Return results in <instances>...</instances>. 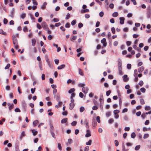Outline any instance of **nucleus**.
<instances>
[{"instance_id": "20", "label": "nucleus", "mask_w": 151, "mask_h": 151, "mask_svg": "<svg viewBox=\"0 0 151 151\" xmlns=\"http://www.w3.org/2000/svg\"><path fill=\"white\" fill-rule=\"evenodd\" d=\"M75 91V89L74 88H72L70 89L68 91V93H73Z\"/></svg>"}, {"instance_id": "17", "label": "nucleus", "mask_w": 151, "mask_h": 151, "mask_svg": "<svg viewBox=\"0 0 151 151\" xmlns=\"http://www.w3.org/2000/svg\"><path fill=\"white\" fill-rule=\"evenodd\" d=\"M67 118L63 119L61 121V123L62 124L65 123L67 121Z\"/></svg>"}, {"instance_id": "46", "label": "nucleus", "mask_w": 151, "mask_h": 151, "mask_svg": "<svg viewBox=\"0 0 151 151\" xmlns=\"http://www.w3.org/2000/svg\"><path fill=\"white\" fill-rule=\"evenodd\" d=\"M83 26V24L81 23H79L78 24V27L79 28L82 27Z\"/></svg>"}, {"instance_id": "59", "label": "nucleus", "mask_w": 151, "mask_h": 151, "mask_svg": "<svg viewBox=\"0 0 151 151\" xmlns=\"http://www.w3.org/2000/svg\"><path fill=\"white\" fill-rule=\"evenodd\" d=\"M104 13L103 12H101L99 13V15L101 17H103L104 15Z\"/></svg>"}, {"instance_id": "40", "label": "nucleus", "mask_w": 151, "mask_h": 151, "mask_svg": "<svg viewBox=\"0 0 151 151\" xmlns=\"http://www.w3.org/2000/svg\"><path fill=\"white\" fill-rule=\"evenodd\" d=\"M119 111L118 110H115L114 111V114H116L119 113Z\"/></svg>"}, {"instance_id": "39", "label": "nucleus", "mask_w": 151, "mask_h": 151, "mask_svg": "<svg viewBox=\"0 0 151 151\" xmlns=\"http://www.w3.org/2000/svg\"><path fill=\"white\" fill-rule=\"evenodd\" d=\"M70 17V14L69 13L67 14L66 16L65 19H69Z\"/></svg>"}, {"instance_id": "16", "label": "nucleus", "mask_w": 151, "mask_h": 151, "mask_svg": "<svg viewBox=\"0 0 151 151\" xmlns=\"http://www.w3.org/2000/svg\"><path fill=\"white\" fill-rule=\"evenodd\" d=\"M65 67V65L64 64L61 65L59 66H58V70H60L62 68H64Z\"/></svg>"}, {"instance_id": "10", "label": "nucleus", "mask_w": 151, "mask_h": 151, "mask_svg": "<svg viewBox=\"0 0 151 151\" xmlns=\"http://www.w3.org/2000/svg\"><path fill=\"white\" fill-rule=\"evenodd\" d=\"M32 133H33V135L34 136H35V135H36L38 133L37 131H36L35 129H33L32 130Z\"/></svg>"}, {"instance_id": "5", "label": "nucleus", "mask_w": 151, "mask_h": 151, "mask_svg": "<svg viewBox=\"0 0 151 151\" xmlns=\"http://www.w3.org/2000/svg\"><path fill=\"white\" fill-rule=\"evenodd\" d=\"M97 122L95 119H93L92 120V126L93 128H94L97 125Z\"/></svg>"}, {"instance_id": "33", "label": "nucleus", "mask_w": 151, "mask_h": 151, "mask_svg": "<svg viewBox=\"0 0 151 151\" xmlns=\"http://www.w3.org/2000/svg\"><path fill=\"white\" fill-rule=\"evenodd\" d=\"M77 123V122H76V121H74L71 123V124L72 126H75L76 125Z\"/></svg>"}, {"instance_id": "22", "label": "nucleus", "mask_w": 151, "mask_h": 151, "mask_svg": "<svg viewBox=\"0 0 151 151\" xmlns=\"http://www.w3.org/2000/svg\"><path fill=\"white\" fill-rule=\"evenodd\" d=\"M118 15V13L116 12H114L112 14V16L114 17H117Z\"/></svg>"}, {"instance_id": "63", "label": "nucleus", "mask_w": 151, "mask_h": 151, "mask_svg": "<svg viewBox=\"0 0 151 151\" xmlns=\"http://www.w3.org/2000/svg\"><path fill=\"white\" fill-rule=\"evenodd\" d=\"M54 61L55 63L57 65H58L59 63V60L58 59H55L54 60Z\"/></svg>"}, {"instance_id": "28", "label": "nucleus", "mask_w": 151, "mask_h": 151, "mask_svg": "<svg viewBox=\"0 0 151 151\" xmlns=\"http://www.w3.org/2000/svg\"><path fill=\"white\" fill-rule=\"evenodd\" d=\"M57 92V90L56 88L54 89L53 90V93L54 95V97L55 96L56 93Z\"/></svg>"}, {"instance_id": "25", "label": "nucleus", "mask_w": 151, "mask_h": 151, "mask_svg": "<svg viewBox=\"0 0 151 151\" xmlns=\"http://www.w3.org/2000/svg\"><path fill=\"white\" fill-rule=\"evenodd\" d=\"M22 106L24 108H25L26 107V104L25 101H22Z\"/></svg>"}, {"instance_id": "29", "label": "nucleus", "mask_w": 151, "mask_h": 151, "mask_svg": "<svg viewBox=\"0 0 151 151\" xmlns=\"http://www.w3.org/2000/svg\"><path fill=\"white\" fill-rule=\"evenodd\" d=\"M143 129L144 131H146L150 130V127L147 128L146 127H144Z\"/></svg>"}, {"instance_id": "3", "label": "nucleus", "mask_w": 151, "mask_h": 151, "mask_svg": "<svg viewBox=\"0 0 151 151\" xmlns=\"http://www.w3.org/2000/svg\"><path fill=\"white\" fill-rule=\"evenodd\" d=\"M12 40L14 44H18L17 40L15 35L12 36Z\"/></svg>"}, {"instance_id": "27", "label": "nucleus", "mask_w": 151, "mask_h": 151, "mask_svg": "<svg viewBox=\"0 0 151 151\" xmlns=\"http://www.w3.org/2000/svg\"><path fill=\"white\" fill-rule=\"evenodd\" d=\"M118 70L119 73L121 75H122V68H118Z\"/></svg>"}, {"instance_id": "7", "label": "nucleus", "mask_w": 151, "mask_h": 151, "mask_svg": "<svg viewBox=\"0 0 151 151\" xmlns=\"http://www.w3.org/2000/svg\"><path fill=\"white\" fill-rule=\"evenodd\" d=\"M118 68H122V62L121 60H119L118 61Z\"/></svg>"}, {"instance_id": "60", "label": "nucleus", "mask_w": 151, "mask_h": 151, "mask_svg": "<svg viewBox=\"0 0 151 151\" xmlns=\"http://www.w3.org/2000/svg\"><path fill=\"white\" fill-rule=\"evenodd\" d=\"M143 84V82L142 81H140L139 83V85L140 86H142Z\"/></svg>"}, {"instance_id": "2", "label": "nucleus", "mask_w": 151, "mask_h": 151, "mask_svg": "<svg viewBox=\"0 0 151 151\" xmlns=\"http://www.w3.org/2000/svg\"><path fill=\"white\" fill-rule=\"evenodd\" d=\"M8 106H9V110H11L14 107V105L12 103H8L7 104Z\"/></svg>"}, {"instance_id": "35", "label": "nucleus", "mask_w": 151, "mask_h": 151, "mask_svg": "<svg viewBox=\"0 0 151 151\" xmlns=\"http://www.w3.org/2000/svg\"><path fill=\"white\" fill-rule=\"evenodd\" d=\"M92 142V141L90 139L86 143V144L87 145H91V143Z\"/></svg>"}, {"instance_id": "57", "label": "nucleus", "mask_w": 151, "mask_h": 151, "mask_svg": "<svg viewBox=\"0 0 151 151\" xmlns=\"http://www.w3.org/2000/svg\"><path fill=\"white\" fill-rule=\"evenodd\" d=\"M77 36H74L72 38V39H71V38L70 39V41H72V40H76V38H77Z\"/></svg>"}, {"instance_id": "58", "label": "nucleus", "mask_w": 151, "mask_h": 151, "mask_svg": "<svg viewBox=\"0 0 151 151\" xmlns=\"http://www.w3.org/2000/svg\"><path fill=\"white\" fill-rule=\"evenodd\" d=\"M131 44V42L129 41H127L126 42V44L127 46H130Z\"/></svg>"}, {"instance_id": "23", "label": "nucleus", "mask_w": 151, "mask_h": 151, "mask_svg": "<svg viewBox=\"0 0 151 151\" xmlns=\"http://www.w3.org/2000/svg\"><path fill=\"white\" fill-rule=\"evenodd\" d=\"M58 147L59 149L61 151L62 150V146L61 145V144L60 143H58Z\"/></svg>"}, {"instance_id": "43", "label": "nucleus", "mask_w": 151, "mask_h": 151, "mask_svg": "<svg viewBox=\"0 0 151 151\" xmlns=\"http://www.w3.org/2000/svg\"><path fill=\"white\" fill-rule=\"evenodd\" d=\"M140 145H137L135 147V150H138L140 148Z\"/></svg>"}, {"instance_id": "34", "label": "nucleus", "mask_w": 151, "mask_h": 151, "mask_svg": "<svg viewBox=\"0 0 151 151\" xmlns=\"http://www.w3.org/2000/svg\"><path fill=\"white\" fill-rule=\"evenodd\" d=\"M150 107L149 106H146L145 108V109L146 111L150 110Z\"/></svg>"}, {"instance_id": "32", "label": "nucleus", "mask_w": 151, "mask_h": 151, "mask_svg": "<svg viewBox=\"0 0 151 151\" xmlns=\"http://www.w3.org/2000/svg\"><path fill=\"white\" fill-rule=\"evenodd\" d=\"M114 122V119L111 118L108 121V122L109 124H112V123Z\"/></svg>"}, {"instance_id": "24", "label": "nucleus", "mask_w": 151, "mask_h": 151, "mask_svg": "<svg viewBox=\"0 0 151 151\" xmlns=\"http://www.w3.org/2000/svg\"><path fill=\"white\" fill-rule=\"evenodd\" d=\"M79 71V73L80 75L81 76H83L84 74L82 71H81V70L80 68H78V69Z\"/></svg>"}, {"instance_id": "31", "label": "nucleus", "mask_w": 151, "mask_h": 151, "mask_svg": "<svg viewBox=\"0 0 151 151\" xmlns=\"http://www.w3.org/2000/svg\"><path fill=\"white\" fill-rule=\"evenodd\" d=\"M76 20L75 19L73 20L71 22V24L72 25H74L76 24Z\"/></svg>"}, {"instance_id": "11", "label": "nucleus", "mask_w": 151, "mask_h": 151, "mask_svg": "<svg viewBox=\"0 0 151 151\" xmlns=\"http://www.w3.org/2000/svg\"><path fill=\"white\" fill-rule=\"evenodd\" d=\"M144 67L143 66H142L138 69V72L139 73H141L144 70Z\"/></svg>"}, {"instance_id": "12", "label": "nucleus", "mask_w": 151, "mask_h": 151, "mask_svg": "<svg viewBox=\"0 0 151 151\" xmlns=\"http://www.w3.org/2000/svg\"><path fill=\"white\" fill-rule=\"evenodd\" d=\"M21 18L24 19L26 17V14L25 13H22L20 15Z\"/></svg>"}, {"instance_id": "61", "label": "nucleus", "mask_w": 151, "mask_h": 151, "mask_svg": "<svg viewBox=\"0 0 151 151\" xmlns=\"http://www.w3.org/2000/svg\"><path fill=\"white\" fill-rule=\"evenodd\" d=\"M128 111V109L127 108H124V109L123 110H122V113H125V112H127Z\"/></svg>"}, {"instance_id": "15", "label": "nucleus", "mask_w": 151, "mask_h": 151, "mask_svg": "<svg viewBox=\"0 0 151 151\" xmlns=\"http://www.w3.org/2000/svg\"><path fill=\"white\" fill-rule=\"evenodd\" d=\"M103 99H104V98H103V94L102 93H101L100 94V95L99 100H100V102H101V101H103Z\"/></svg>"}, {"instance_id": "52", "label": "nucleus", "mask_w": 151, "mask_h": 151, "mask_svg": "<svg viewBox=\"0 0 151 151\" xmlns=\"http://www.w3.org/2000/svg\"><path fill=\"white\" fill-rule=\"evenodd\" d=\"M112 32L113 34L115 33V29L114 27H112L111 29Z\"/></svg>"}, {"instance_id": "30", "label": "nucleus", "mask_w": 151, "mask_h": 151, "mask_svg": "<svg viewBox=\"0 0 151 151\" xmlns=\"http://www.w3.org/2000/svg\"><path fill=\"white\" fill-rule=\"evenodd\" d=\"M78 85L80 87H83L85 86V84L84 83H80L78 84Z\"/></svg>"}, {"instance_id": "8", "label": "nucleus", "mask_w": 151, "mask_h": 151, "mask_svg": "<svg viewBox=\"0 0 151 151\" xmlns=\"http://www.w3.org/2000/svg\"><path fill=\"white\" fill-rule=\"evenodd\" d=\"M120 21V23L122 24H123L124 23V18L123 17H121L119 18Z\"/></svg>"}, {"instance_id": "38", "label": "nucleus", "mask_w": 151, "mask_h": 151, "mask_svg": "<svg viewBox=\"0 0 151 151\" xmlns=\"http://www.w3.org/2000/svg\"><path fill=\"white\" fill-rule=\"evenodd\" d=\"M111 112L110 111L107 112L106 114V116L107 117H108L111 115Z\"/></svg>"}, {"instance_id": "4", "label": "nucleus", "mask_w": 151, "mask_h": 151, "mask_svg": "<svg viewBox=\"0 0 151 151\" xmlns=\"http://www.w3.org/2000/svg\"><path fill=\"white\" fill-rule=\"evenodd\" d=\"M89 89L87 87H83L82 89V91L84 93H87Z\"/></svg>"}, {"instance_id": "47", "label": "nucleus", "mask_w": 151, "mask_h": 151, "mask_svg": "<svg viewBox=\"0 0 151 151\" xmlns=\"http://www.w3.org/2000/svg\"><path fill=\"white\" fill-rule=\"evenodd\" d=\"M70 26V24L68 23H67L65 25V27L66 28H69Z\"/></svg>"}, {"instance_id": "51", "label": "nucleus", "mask_w": 151, "mask_h": 151, "mask_svg": "<svg viewBox=\"0 0 151 151\" xmlns=\"http://www.w3.org/2000/svg\"><path fill=\"white\" fill-rule=\"evenodd\" d=\"M115 144L116 146H117L119 144L118 141L117 140H115L114 141Z\"/></svg>"}, {"instance_id": "42", "label": "nucleus", "mask_w": 151, "mask_h": 151, "mask_svg": "<svg viewBox=\"0 0 151 151\" xmlns=\"http://www.w3.org/2000/svg\"><path fill=\"white\" fill-rule=\"evenodd\" d=\"M50 133L52 137L55 138V135L52 131L50 130Z\"/></svg>"}, {"instance_id": "48", "label": "nucleus", "mask_w": 151, "mask_h": 151, "mask_svg": "<svg viewBox=\"0 0 151 151\" xmlns=\"http://www.w3.org/2000/svg\"><path fill=\"white\" fill-rule=\"evenodd\" d=\"M140 103L142 104H143L145 103L144 101V99H141L140 100Z\"/></svg>"}, {"instance_id": "55", "label": "nucleus", "mask_w": 151, "mask_h": 151, "mask_svg": "<svg viewBox=\"0 0 151 151\" xmlns=\"http://www.w3.org/2000/svg\"><path fill=\"white\" fill-rule=\"evenodd\" d=\"M101 42L102 44L106 42V39L105 38H104L102 40H101Z\"/></svg>"}, {"instance_id": "41", "label": "nucleus", "mask_w": 151, "mask_h": 151, "mask_svg": "<svg viewBox=\"0 0 151 151\" xmlns=\"http://www.w3.org/2000/svg\"><path fill=\"white\" fill-rule=\"evenodd\" d=\"M140 91L142 93H144L146 91V89L144 88H140Z\"/></svg>"}, {"instance_id": "1", "label": "nucleus", "mask_w": 151, "mask_h": 151, "mask_svg": "<svg viewBox=\"0 0 151 151\" xmlns=\"http://www.w3.org/2000/svg\"><path fill=\"white\" fill-rule=\"evenodd\" d=\"M42 27L45 30L47 29H48V27L47 26L46 23L45 22H43L42 24Z\"/></svg>"}, {"instance_id": "14", "label": "nucleus", "mask_w": 151, "mask_h": 151, "mask_svg": "<svg viewBox=\"0 0 151 151\" xmlns=\"http://www.w3.org/2000/svg\"><path fill=\"white\" fill-rule=\"evenodd\" d=\"M0 34L4 35H6V33L2 29H0Z\"/></svg>"}, {"instance_id": "21", "label": "nucleus", "mask_w": 151, "mask_h": 151, "mask_svg": "<svg viewBox=\"0 0 151 151\" xmlns=\"http://www.w3.org/2000/svg\"><path fill=\"white\" fill-rule=\"evenodd\" d=\"M85 110V108L83 106H81L79 109L80 111L81 112H83Z\"/></svg>"}, {"instance_id": "6", "label": "nucleus", "mask_w": 151, "mask_h": 151, "mask_svg": "<svg viewBox=\"0 0 151 151\" xmlns=\"http://www.w3.org/2000/svg\"><path fill=\"white\" fill-rule=\"evenodd\" d=\"M122 78L123 79L124 81L126 82L129 80V78H127V75H125L122 76Z\"/></svg>"}, {"instance_id": "26", "label": "nucleus", "mask_w": 151, "mask_h": 151, "mask_svg": "<svg viewBox=\"0 0 151 151\" xmlns=\"http://www.w3.org/2000/svg\"><path fill=\"white\" fill-rule=\"evenodd\" d=\"M131 138H134L136 136V135L135 133L134 132H132L131 134Z\"/></svg>"}, {"instance_id": "50", "label": "nucleus", "mask_w": 151, "mask_h": 151, "mask_svg": "<svg viewBox=\"0 0 151 151\" xmlns=\"http://www.w3.org/2000/svg\"><path fill=\"white\" fill-rule=\"evenodd\" d=\"M131 68V65L130 64H128L127 65V68L128 69H130Z\"/></svg>"}, {"instance_id": "49", "label": "nucleus", "mask_w": 151, "mask_h": 151, "mask_svg": "<svg viewBox=\"0 0 151 151\" xmlns=\"http://www.w3.org/2000/svg\"><path fill=\"white\" fill-rule=\"evenodd\" d=\"M96 120L98 123H100L101 122L100 120V118L99 116H97L96 117Z\"/></svg>"}, {"instance_id": "44", "label": "nucleus", "mask_w": 151, "mask_h": 151, "mask_svg": "<svg viewBox=\"0 0 151 151\" xmlns=\"http://www.w3.org/2000/svg\"><path fill=\"white\" fill-rule=\"evenodd\" d=\"M10 66V64L9 63H8L7 64V65L5 66V67L4 68V69H9V67Z\"/></svg>"}, {"instance_id": "54", "label": "nucleus", "mask_w": 151, "mask_h": 151, "mask_svg": "<svg viewBox=\"0 0 151 151\" xmlns=\"http://www.w3.org/2000/svg\"><path fill=\"white\" fill-rule=\"evenodd\" d=\"M50 127L51 129V130L52 131L54 129V127H53V126L52 124H50Z\"/></svg>"}, {"instance_id": "9", "label": "nucleus", "mask_w": 151, "mask_h": 151, "mask_svg": "<svg viewBox=\"0 0 151 151\" xmlns=\"http://www.w3.org/2000/svg\"><path fill=\"white\" fill-rule=\"evenodd\" d=\"M69 109L70 110L72 109L74 107L75 104L74 103H70L69 104Z\"/></svg>"}, {"instance_id": "13", "label": "nucleus", "mask_w": 151, "mask_h": 151, "mask_svg": "<svg viewBox=\"0 0 151 151\" xmlns=\"http://www.w3.org/2000/svg\"><path fill=\"white\" fill-rule=\"evenodd\" d=\"M54 97L55 98L57 101H59L60 100V97L59 95L57 94Z\"/></svg>"}, {"instance_id": "36", "label": "nucleus", "mask_w": 151, "mask_h": 151, "mask_svg": "<svg viewBox=\"0 0 151 151\" xmlns=\"http://www.w3.org/2000/svg\"><path fill=\"white\" fill-rule=\"evenodd\" d=\"M111 90H109L106 92V94L107 96H109L111 93Z\"/></svg>"}, {"instance_id": "19", "label": "nucleus", "mask_w": 151, "mask_h": 151, "mask_svg": "<svg viewBox=\"0 0 151 151\" xmlns=\"http://www.w3.org/2000/svg\"><path fill=\"white\" fill-rule=\"evenodd\" d=\"M47 4V3L46 2H44L43 4V5H42L41 6V9H44L45 8V6H46Z\"/></svg>"}, {"instance_id": "64", "label": "nucleus", "mask_w": 151, "mask_h": 151, "mask_svg": "<svg viewBox=\"0 0 151 151\" xmlns=\"http://www.w3.org/2000/svg\"><path fill=\"white\" fill-rule=\"evenodd\" d=\"M89 149V147L87 146L85 147L84 149V151H88Z\"/></svg>"}, {"instance_id": "37", "label": "nucleus", "mask_w": 151, "mask_h": 151, "mask_svg": "<svg viewBox=\"0 0 151 151\" xmlns=\"http://www.w3.org/2000/svg\"><path fill=\"white\" fill-rule=\"evenodd\" d=\"M149 134H144L143 136L144 139H146L147 138L149 137Z\"/></svg>"}, {"instance_id": "53", "label": "nucleus", "mask_w": 151, "mask_h": 151, "mask_svg": "<svg viewBox=\"0 0 151 151\" xmlns=\"http://www.w3.org/2000/svg\"><path fill=\"white\" fill-rule=\"evenodd\" d=\"M3 22L4 24H7L8 21L6 19L4 18V19Z\"/></svg>"}, {"instance_id": "18", "label": "nucleus", "mask_w": 151, "mask_h": 151, "mask_svg": "<svg viewBox=\"0 0 151 151\" xmlns=\"http://www.w3.org/2000/svg\"><path fill=\"white\" fill-rule=\"evenodd\" d=\"M39 121L38 120L34 121L33 122V124L34 126H36L37 124L38 123Z\"/></svg>"}, {"instance_id": "56", "label": "nucleus", "mask_w": 151, "mask_h": 151, "mask_svg": "<svg viewBox=\"0 0 151 151\" xmlns=\"http://www.w3.org/2000/svg\"><path fill=\"white\" fill-rule=\"evenodd\" d=\"M16 112H20L21 111L20 110V109L18 108H16V109H15V110H14Z\"/></svg>"}, {"instance_id": "45", "label": "nucleus", "mask_w": 151, "mask_h": 151, "mask_svg": "<svg viewBox=\"0 0 151 151\" xmlns=\"http://www.w3.org/2000/svg\"><path fill=\"white\" fill-rule=\"evenodd\" d=\"M25 135V133L24 131H23L22 132L21 134V137H20V138L21 139H22V137H23Z\"/></svg>"}, {"instance_id": "62", "label": "nucleus", "mask_w": 151, "mask_h": 151, "mask_svg": "<svg viewBox=\"0 0 151 151\" xmlns=\"http://www.w3.org/2000/svg\"><path fill=\"white\" fill-rule=\"evenodd\" d=\"M109 7L111 9L113 8L114 7V4H111L109 5Z\"/></svg>"}]
</instances>
